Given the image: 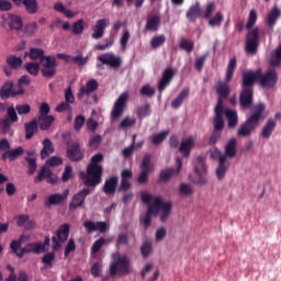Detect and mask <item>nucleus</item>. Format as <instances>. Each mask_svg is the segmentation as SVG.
<instances>
[{"label":"nucleus","mask_w":281,"mask_h":281,"mask_svg":"<svg viewBox=\"0 0 281 281\" xmlns=\"http://www.w3.org/2000/svg\"><path fill=\"white\" fill-rule=\"evenodd\" d=\"M25 71L30 74V76H38V72L41 71V64L37 61H29L24 65Z\"/></svg>","instance_id":"obj_40"},{"label":"nucleus","mask_w":281,"mask_h":281,"mask_svg":"<svg viewBox=\"0 0 281 281\" xmlns=\"http://www.w3.org/2000/svg\"><path fill=\"white\" fill-rule=\"evenodd\" d=\"M224 115L226 117L228 128H236V126H238V112L236 110L226 109L224 110Z\"/></svg>","instance_id":"obj_30"},{"label":"nucleus","mask_w":281,"mask_h":281,"mask_svg":"<svg viewBox=\"0 0 281 281\" xmlns=\"http://www.w3.org/2000/svg\"><path fill=\"white\" fill-rule=\"evenodd\" d=\"M126 102H128V92H123L114 102V105L111 112L112 120H119V117H122V115H124V111L126 109Z\"/></svg>","instance_id":"obj_8"},{"label":"nucleus","mask_w":281,"mask_h":281,"mask_svg":"<svg viewBox=\"0 0 281 281\" xmlns=\"http://www.w3.org/2000/svg\"><path fill=\"white\" fill-rule=\"evenodd\" d=\"M166 43V35H158L151 38L150 46L153 49H158V47H161Z\"/></svg>","instance_id":"obj_57"},{"label":"nucleus","mask_w":281,"mask_h":281,"mask_svg":"<svg viewBox=\"0 0 281 281\" xmlns=\"http://www.w3.org/2000/svg\"><path fill=\"white\" fill-rule=\"evenodd\" d=\"M26 56H29L31 60L40 59V63H42L43 58H47V56H45V50L42 48H31L30 52L26 53Z\"/></svg>","instance_id":"obj_41"},{"label":"nucleus","mask_w":281,"mask_h":281,"mask_svg":"<svg viewBox=\"0 0 281 281\" xmlns=\"http://www.w3.org/2000/svg\"><path fill=\"white\" fill-rule=\"evenodd\" d=\"M36 120H37V126H40L41 131H49V128H52V125L54 124L56 117H54V115L38 116Z\"/></svg>","instance_id":"obj_32"},{"label":"nucleus","mask_w":281,"mask_h":281,"mask_svg":"<svg viewBox=\"0 0 281 281\" xmlns=\"http://www.w3.org/2000/svg\"><path fill=\"white\" fill-rule=\"evenodd\" d=\"M168 135H170L169 130L159 132L158 134H156L151 137V144H154V146H159V144H164V142L166 140V137H168Z\"/></svg>","instance_id":"obj_47"},{"label":"nucleus","mask_w":281,"mask_h":281,"mask_svg":"<svg viewBox=\"0 0 281 281\" xmlns=\"http://www.w3.org/2000/svg\"><path fill=\"white\" fill-rule=\"evenodd\" d=\"M69 196V189H66L63 194L55 193L50 194L45 201L44 205L45 207H52V205H60L63 201H66V199Z\"/></svg>","instance_id":"obj_21"},{"label":"nucleus","mask_w":281,"mask_h":281,"mask_svg":"<svg viewBox=\"0 0 281 281\" xmlns=\"http://www.w3.org/2000/svg\"><path fill=\"white\" fill-rule=\"evenodd\" d=\"M85 32V20L80 19L72 25V34H82Z\"/></svg>","instance_id":"obj_63"},{"label":"nucleus","mask_w":281,"mask_h":281,"mask_svg":"<svg viewBox=\"0 0 281 281\" xmlns=\"http://www.w3.org/2000/svg\"><path fill=\"white\" fill-rule=\"evenodd\" d=\"M173 78H175V69L166 68L162 72L160 81L158 82L159 93L164 92L166 90V87H170V83L172 82Z\"/></svg>","instance_id":"obj_18"},{"label":"nucleus","mask_w":281,"mask_h":281,"mask_svg":"<svg viewBox=\"0 0 281 281\" xmlns=\"http://www.w3.org/2000/svg\"><path fill=\"white\" fill-rule=\"evenodd\" d=\"M111 243V240L109 239H104V237L99 238L98 240H95L91 247V254H98L100 251V249H102V247H104V245Z\"/></svg>","instance_id":"obj_55"},{"label":"nucleus","mask_w":281,"mask_h":281,"mask_svg":"<svg viewBox=\"0 0 281 281\" xmlns=\"http://www.w3.org/2000/svg\"><path fill=\"white\" fill-rule=\"evenodd\" d=\"M179 47L183 52H187L188 54H192V52H194V42H192L188 38H182L180 41Z\"/></svg>","instance_id":"obj_51"},{"label":"nucleus","mask_w":281,"mask_h":281,"mask_svg":"<svg viewBox=\"0 0 281 281\" xmlns=\"http://www.w3.org/2000/svg\"><path fill=\"white\" fill-rule=\"evenodd\" d=\"M207 167L205 166V156L200 155L196 156L195 162H194V171L196 175H203V172H206Z\"/></svg>","instance_id":"obj_39"},{"label":"nucleus","mask_w":281,"mask_h":281,"mask_svg":"<svg viewBox=\"0 0 281 281\" xmlns=\"http://www.w3.org/2000/svg\"><path fill=\"white\" fill-rule=\"evenodd\" d=\"M97 58L102 65H109L112 69H120L122 67V58L113 53H105Z\"/></svg>","instance_id":"obj_12"},{"label":"nucleus","mask_w":281,"mask_h":281,"mask_svg":"<svg viewBox=\"0 0 281 281\" xmlns=\"http://www.w3.org/2000/svg\"><path fill=\"white\" fill-rule=\"evenodd\" d=\"M179 192L182 196H192V194H194V189H192V186L188 183H181Z\"/></svg>","instance_id":"obj_58"},{"label":"nucleus","mask_w":281,"mask_h":281,"mask_svg":"<svg viewBox=\"0 0 281 281\" xmlns=\"http://www.w3.org/2000/svg\"><path fill=\"white\" fill-rule=\"evenodd\" d=\"M43 179H46L47 183L54 186V183H58V176L52 172V170L47 167H42L37 177L34 179L35 183H41Z\"/></svg>","instance_id":"obj_16"},{"label":"nucleus","mask_w":281,"mask_h":281,"mask_svg":"<svg viewBox=\"0 0 281 281\" xmlns=\"http://www.w3.org/2000/svg\"><path fill=\"white\" fill-rule=\"evenodd\" d=\"M70 63L78 65V67H85L89 63V57L82 56V53L79 52L77 56H72Z\"/></svg>","instance_id":"obj_56"},{"label":"nucleus","mask_w":281,"mask_h":281,"mask_svg":"<svg viewBox=\"0 0 281 281\" xmlns=\"http://www.w3.org/2000/svg\"><path fill=\"white\" fill-rule=\"evenodd\" d=\"M236 57H233L227 66V70H226V78L225 81L226 82H232V78H234V71H236Z\"/></svg>","instance_id":"obj_48"},{"label":"nucleus","mask_w":281,"mask_h":281,"mask_svg":"<svg viewBox=\"0 0 281 281\" xmlns=\"http://www.w3.org/2000/svg\"><path fill=\"white\" fill-rule=\"evenodd\" d=\"M122 245H125V247H128V235L126 233L119 234L116 238V247L120 248Z\"/></svg>","instance_id":"obj_64"},{"label":"nucleus","mask_w":281,"mask_h":281,"mask_svg":"<svg viewBox=\"0 0 281 281\" xmlns=\"http://www.w3.org/2000/svg\"><path fill=\"white\" fill-rule=\"evenodd\" d=\"M281 16V10L280 8H278V5H274L271 11L268 13V20L267 23L269 25V27H273V25H276V23H278V20Z\"/></svg>","instance_id":"obj_36"},{"label":"nucleus","mask_w":281,"mask_h":281,"mask_svg":"<svg viewBox=\"0 0 281 281\" xmlns=\"http://www.w3.org/2000/svg\"><path fill=\"white\" fill-rule=\"evenodd\" d=\"M260 45V30L255 27L246 35V52L252 56L258 54V47Z\"/></svg>","instance_id":"obj_6"},{"label":"nucleus","mask_w":281,"mask_h":281,"mask_svg":"<svg viewBox=\"0 0 281 281\" xmlns=\"http://www.w3.org/2000/svg\"><path fill=\"white\" fill-rule=\"evenodd\" d=\"M153 113L150 108V103H145L136 109V115L139 120H144V117H148Z\"/></svg>","instance_id":"obj_44"},{"label":"nucleus","mask_w":281,"mask_h":281,"mask_svg":"<svg viewBox=\"0 0 281 281\" xmlns=\"http://www.w3.org/2000/svg\"><path fill=\"white\" fill-rule=\"evenodd\" d=\"M192 148H194V138L189 136L188 138L181 140L179 153L182 155V157L188 158L192 153Z\"/></svg>","instance_id":"obj_24"},{"label":"nucleus","mask_w":281,"mask_h":281,"mask_svg":"<svg viewBox=\"0 0 281 281\" xmlns=\"http://www.w3.org/2000/svg\"><path fill=\"white\" fill-rule=\"evenodd\" d=\"M83 227L88 232V234H93V232H100V234H105V232H109V224H106V222L85 221Z\"/></svg>","instance_id":"obj_15"},{"label":"nucleus","mask_w":281,"mask_h":281,"mask_svg":"<svg viewBox=\"0 0 281 281\" xmlns=\"http://www.w3.org/2000/svg\"><path fill=\"white\" fill-rule=\"evenodd\" d=\"M66 157L70 161H82L85 159V151L80 147V143H72L66 149Z\"/></svg>","instance_id":"obj_11"},{"label":"nucleus","mask_w":281,"mask_h":281,"mask_svg":"<svg viewBox=\"0 0 281 281\" xmlns=\"http://www.w3.org/2000/svg\"><path fill=\"white\" fill-rule=\"evenodd\" d=\"M229 170V162L225 160V156H222L220 158V162L217 165V168L215 170V177L218 181H223L225 179L227 171Z\"/></svg>","instance_id":"obj_26"},{"label":"nucleus","mask_w":281,"mask_h":281,"mask_svg":"<svg viewBox=\"0 0 281 281\" xmlns=\"http://www.w3.org/2000/svg\"><path fill=\"white\" fill-rule=\"evenodd\" d=\"M117 183L119 179L115 176L106 179L103 186L104 194H106L108 196H113V194H115V192L117 191Z\"/></svg>","instance_id":"obj_25"},{"label":"nucleus","mask_w":281,"mask_h":281,"mask_svg":"<svg viewBox=\"0 0 281 281\" xmlns=\"http://www.w3.org/2000/svg\"><path fill=\"white\" fill-rule=\"evenodd\" d=\"M27 14H36L38 12V2L36 0H22Z\"/></svg>","instance_id":"obj_43"},{"label":"nucleus","mask_w":281,"mask_h":281,"mask_svg":"<svg viewBox=\"0 0 281 281\" xmlns=\"http://www.w3.org/2000/svg\"><path fill=\"white\" fill-rule=\"evenodd\" d=\"M228 81H217V85L215 87L216 93L218 95L217 104L222 102L223 106V100H227L229 98V93H232V88L227 83Z\"/></svg>","instance_id":"obj_20"},{"label":"nucleus","mask_w":281,"mask_h":281,"mask_svg":"<svg viewBox=\"0 0 281 281\" xmlns=\"http://www.w3.org/2000/svg\"><path fill=\"white\" fill-rule=\"evenodd\" d=\"M41 74L43 78H54L58 69V63H56V57L47 56L42 58Z\"/></svg>","instance_id":"obj_7"},{"label":"nucleus","mask_w":281,"mask_h":281,"mask_svg":"<svg viewBox=\"0 0 281 281\" xmlns=\"http://www.w3.org/2000/svg\"><path fill=\"white\" fill-rule=\"evenodd\" d=\"M267 105L262 102L256 103L250 108V116L237 130L238 137H251L254 131L260 126V121L265 120Z\"/></svg>","instance_id":"obj_1"},{"label":"nucleus","mask_w":281,"mask_h":281,"mask_svg":"<svg viewBox=\"0 0 281 281\" xmlns=\"http://www.w3.org/2000/svg\"><path fill=\"white\" fill-rule=\"evenodd\" d=\"M88 194H91V190L89 188H85L75 193L68 205L69 212H75V210H78V207H82V205H85V201H87Z\"/></svg>","instance_id":"obj_9"},{"label":"nucleus","mask_w":281,"mask_h":281,"mask_svg":"<svg viewBox=\"0 0 281 281\" xmlns=\"http://www.w3.org/2000/svg\"><path fill=\"white\" fill-rule=\"evenodd\" d=\"M155 93H156L155 88H153L149 83L144 85L139 90V94L143 98H153Z\"/></svg>","instance_id":"obj_52"},{"label":"nucleus","mask_w":281,"mask_h":281,"mask_svg":"<svg viewBox=\"0 0 281 281\" xmlns=\"http://www.w3.org/2000/svg\"><path fill=\"white\" fill-rule=\"evenodd\" d=\"M276 126H278V123L276 122V120L273 119L268 120L261 130V137H263L265 139H269L273 131H276Z\"/></svg>","instance_id":"obj_33"},{"label":"nucleus","mask_w":281,"mask_h":281,"mask_svg":"<svg viewBox=\"0 0 281 281\" xmlns=\"http://www.w3.org/2000/svg\"><path fill=\"white\" fill-rule=\"evenodd\" d=\"M14 83L12 81H7L2 88L0 89V97L2 98V100H8V98H10V95H12V98H15V95H23L24 90L23 88L19 87V89H13Z\"/></svg>","instance_id":"obj_14"},{"label":"nucleus","mask_w":281,"mask_h":281,"mask_svg":"<svg viewBox=\"0 0 281 281\" xmlns=\"http://www.w3.org/2000/svg\"><path fill=\"white\" fill-rule=\"evenodd\" d=\"M9 27L10 30H15L19 32V30H23V19L16 14L9 13Z\"/></svg>","instance_id":"obj_34"},{"label":"nucleus","mask_w":281,"mask_h":281,"mask_svg":"<svg viewBox=\"0 0 281 281\" xmlns=\"http://www.w3.org/2000/svg\"><path fill=\"white\" fill-rule=\"evenodd\" d=\"M69 232H70L69 224H63L61 226H59L56 233L58 240L60 243H67V239L69 238Z\"/></svg>","instance_id":"obj_38"},{"label":"nucleus","mask_w":281,"mask_h":281,"mask_svg":"<svg viewBox=\"0 0 281 281\" xmlns=\"http://www.w3.org/2000/svg\"><path fill=\"white\" fill-rule=\"evenodd\" d=\"M153 254V241L149 239H146L142 245H140V255L143 258H148Z\"/></svg>","instance_id":"obj_50"},{"label":"nucleus","mask_w":281,"mask_h":281,"mask_svg":"<svg viewBox=\"0 0 281 281\" xmlns=\"http://www.w3.org/2000/svg\"><path fill=\"white\" fill-rule=\"evenodd\" d=\"M38 121L33 119L31 122L24 124L25 139H32L35 133H38Z\"/></svg>","instance_id":"obj_31"},{"label":"nucleus","mask_w":281,"mask_h":281,"mask_svg":"<svg viewBox=\"0 0 281 281\" xmlns=\"http://www.w3.org/2000/svg\"><path fill=\"white\" fill-rule=\"evenodd\" d=\"M158 212L161 223H166L168 221V216H170V212H172V202H166L164 207L158 210Z\"/></svg>","instance_id":"obj_42"},{"label":"nucleus","mask_w":281,"mask_h":281,"mask_svg":"<svg viewBox=\"0 0 281 281\" xmlns=\"http://www.w3.org/2000/svg\"><path fill=\"white\" fill-rule=\"evenodd\" d=\"M131 273H133L131 258L126 255H120V252L114 254L109 267L110 278H115V276H131Z\"/></svg>","instance_id":"obj_4"},{"label":"nucleus","mask_w":281,"mask_h":281,"mask_svg":"<svg viewBox=\"0 0 281 281\" xmlns=\"http://www.w3.org/2000/svg\"><path fill=\"white\" fill-rule=\"evenodd\" d=\"M110 21L108 19H100L97 21L95 25L92 26V35L91 37L94 38V41H99V38H102L104 36V32L106 27H109Z\"/></svg>","instance_id":"obj_19"},{"label":"nucleus","mask_w":281,"mask_h":281,"mask_svg":"<svg viewBox=\"0 0 281 281\" xmlns=\"http://www.w3.org/2000/svg\"><path fill=\"white\" fill-rule=\"evenodd\" d=\"M188 95H190V88L182 89L178 97L171 102L172 109H179L187 100Z\"/></svg>","instance_id":"obj_35"},{"label":"nucleus","mask_w":281,"mask_h":281,"mask_svg":"<svg viewBox=\"0 0 281 281\" xmlns=\"http://www.w3.org/2000/svg\"><path fill=\"white\" fill-rule=\"evenodd\" d=\"M97 58L102 65H109L112 69H120L122 67V58L113 53H105Z\"/></svg>","instance_id":"obj_13"},{"label":"nucleus","mask_w":281,"mask_h":281,"mask_svg":"<svg viewBox=\"0 0 281 281\" xmlns=\"http://www.w3.org/2000/svg\"><path fill=\"white\" fill-rule=\"evenodd\" d=\"M223 12L217 11L213 18L206 19L211 27H221V23L224 21Z\"/></svg>","instance_id":"obj_45"},{"label":"nucleus","mask_w":281,"mask_h":281,"mask_svg":"<svg viewBox=\"0 0 281 281\" xmlns=\"http://www.w3.org/2000/svg\"><path fill=\"white\" fill-rule=\"evenodd\" d=\"M24 243L25 235L20 236L18 240L11 241L10 249L12 254L16 256V258H23L25 254H45V251H47V247H49V237L46 236L43 244L30 243L26 244L25 247H23Z\"/></svg>","instance_id":"obj_2"},{"label":"nucleus","mask_w":281,"mask_h":281,"mask_svg":"<svg viewBox=\"0 0 281 281\" xmlns=\"http://www.w3.org/2000/svg\"><path fill=\"white\" fill-rule=\"evenodd\" d=\"M224 115V109H223V103L220 101V104H216L215 106V116H214V131L215 132H221L223 128H225V120H223Z\"/></svg>","instance_id":"obj_22"},{"label":"nucleus","mask_w":281,"mask_h":281,"mask_svg":"<svg viewBox=\"0 0 281 281\" xmlns=\"http://www.w3.org/2000/svg\"><path fill=\"white\" fill-rule=\"evenodd\" d=\"M258 21V13L256 10H250L248 21L246 24V30H251L256 25V22Z\"/></svg>","instance_id":"obj_61"},{"label":"nucleus","mask_w":281,"mask_h":281,"mask_svg":"<svg viewBox=\"0 0 281 281\" xmlns=\"http://www.w3.org/2000/svg\"><path fill=\"white\" fill-rule=\"evenodd\" d=\"M5 63L9 65L11 69H19V67L23 65V59L21 57L10 55L9 57H7Z\"/></svg>","instance_id":"obj_49"},{"label":"nucleus","mask_w":281,"mask_h":281,"mask_svg":"<svg viewBox=\"0 0 281 281\" xmlns=\"http://www.w3.org/2000/svg\"><path fill=\"white\" fill-rule=\"evenodd\" d=\"M37 30L38 24L36 22H31L24 26V34H26V36H33V34H36Z\"/></svg>","instance_id":"obj_62"},{"label":"nucleus","mask_w":281,"mask_h":281,"mask_svg":"<svg viewBox=\"0 0 281 281\" xmlns=\"http://www.w3.org/2000/svg\"><path fill=\"white\" fill-rule=\"evenodd\" d=\"M153 156L150 154H146L143 157L142 164H140V170H147L151 171L153 170Z\"/></svg>","instance_id":"obj_53"},{"label":"nucleus","mask_w":281,"mask_h":281,"mask_svg":"<svg viewBox=\"0 0 281 281\" xmlns=\"http://www.w3.org/2000/svg\"><path fill=\"white\" fill-rule=\"evenodd\" d=\"M258 78H260V71L258 69L246 70L241 74V89H254V85H256Z\"/></svg>","instance_id":"obj_10"},{"label":"nucleus","mask_w":281,"mask_h":281,"mask_svg":"<svg viewBox=\"0 0 281 281\" xmlns=\"http://www.w3.org/2000/svg\"><path fill=\"white\" fill-rule=\"evenodd\" d=\"M186 16L189 23H196V19H201V2H195L191 5L187 11Z\"/></svg>","instance_id":"obj_27"},{"label":"nucleus","mask_w":281,"mask_h":281,"mask_svg":"<svg viewBox=\"0 0 281 281\" xmlns=\"http://www.w3.org/2000/svg\"><path fill=\"white\" fill-rule=\"evenodd\" d=\"M176 166H177V170L175 169L161 170L159 176L160 181H168L172 179L175 172H177V175L178 172H181V168H183V160L180 157L176 158Z\"/></svg>","instance_id":"obj_23"},{"label":"nucleus","mask_w":281,"mask_h":281,"mask_svg":"<svg viewBox=\"0 0 281 281\" xmlns=\"http://www.w3.org/2000/svg\"><path fill=\"white\" fill-rule=\"evenodd\" d=\"M49 155H54V144L52 143V140L49 138H45L43 140V148L41 150V157L43 159H47V157H49Z\"/></svg>","instance_id":"obj_37"},{"label":"nucleus","mask_w":281,"mask_h":281,"mask_svg":"<svg viewBox=\"0 0 281 281\" xmlns=\"http://www.w3.org/2000/svg\"><path fill=\"white\" fill-rule=\"evenodd\" d=\"M237 148H238V140L235 137L231 138L225 146L224 157H226V161H227V158L234 159V157H236Z\"/></svg>","instance_id":"obj_29"},{"label":"nucleus","mask_w":281,"mask_h":281,"mask_svg":"<svg viewBox=\"0 0 281 281\" xmlns=\"http://www.w3.org/2000/svg\"><path fill=\"white\" fill-rule=\"evenodd\" d=\"M103 160L104 155L101 153L91 157V161L87 167V173L85 178V186H87V188H95V186H100V183H102L103 168L101 167L100 162Z\"/></svg>","instance_id":"obj_3"},{"label":"nucleus","mask_w":281,"mask_h":281,"mask_svg":"<svg viewBox=\"0 0 281 281\" xmlns=\"http://www.w3.org/2000/svg\"><path fill=\"white\" fill-rule=\"evenodd\" d=\"M254 104V89H243L239 93V106L240 109H251Z\"/></svg>","instance_id":"obj_17"},{"label":"nucleus","mask_w":281,"mask_h":281,"mask_svg":"<svg viewBox=\"0 0 281 281\" xmlns=\"http://www.w3.org/2000/svg\"><path fill=\"white\" fill-rule=\"evenodd\" d=\"M259 71L258 82L262 89H273L278 85V70L269 69L267 72L262 74V69H257Z\"/></svg>","instance_id":"obj_5"},{"label":"nucleus","mask_w":281,"mask_h":281,"mask_svg":"<svg viewBox=\"0 0 281 281\" xmlns=\"http://www.w3.org/2000/svg\"><path fill=\"white\" fill-rule=\"evenodd\" d=\"M24 150L23 147L19 146L14 149L8 150V155H9V160L10 161H15V159H19V157H21V155H23Z\"/></svg>","instance_id":"obj_59"},{"label":"nucleus","mask_w":281,"mask_h":281,"mask_svg":"<svg viewBox=\"0 0 281 281\" xmlns=\"http://www.w3.org/2000/svg\"><path fill=\"white\" fill-rule=\"evenodd\" d=\"M25 161L29 164V175H34L36 172V158L34 154L29 151Z\"/></svg>","instance_id":"obj_54"},{"label":"nucleus","mask_w":281,"mask_h":281,"mask_svg":"<svg viewBox=\"0 0 281 281\" xmlns=\"http://www.w3.org/2000/svg\"><path fill=\"white\" fill-rule=\"evenodd\" d=\"M161 23V20L158 15L151 16L146 24V30H149V32H157L159 30V24Z\"/></svg>","instance_id":"obj_46"},{"label":"nucleus","mask_w":281,"mask_h":281,"mask_svg":"<svg viewBox=\"0 0 281 281\" xmlns=\"http://www.w3.org/2000/svg\"><path fill=\"white\" fill-rule=\"evenodd\" d=\"M98 81L95 79H90L89 81H87L86 86L80 88L78 98H82L83 95H91L93 91H98Z\"/></svg>","instance_id":"obj_28"},{"label":"nucleus","mask_w":281,"mask_h":281,"mask_svg":"<svg viewBox=\"0 0 281 281\" xmlns=\"http://www.w3.org/2000/svg\"><path fill=\"white\" fill-rule=\"evenodd\" d=\"M54 260H56L55 252H48V254L44 255V257L42 258L43 265H45V267H49V268L54 267Z\"/></svg>","instance_id":"obj_60"}]
</instances>
